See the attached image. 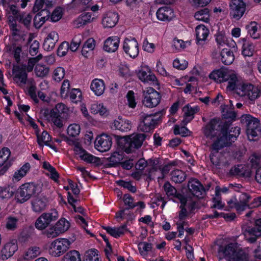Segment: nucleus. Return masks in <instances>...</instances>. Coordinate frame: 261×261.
<instances>
[{
	"mask_svg": "<svg viewBox=\"0 0 261 261\" xmlns=\"http://www.w3.org/2000/svg\"><path fill=\"white\" fill-rule=\"evenodd\" d=\"M228 125L221 120L214 118L212 119L203 127V133L206 138L211 139L216 137L211 147L210 159L213 164L218 165L219 160L217 157L219 151L224 147L229 146L236 140L240 134V128L238 126L232 127L228 135Z\"/></svg>",
	"mask_w": 261,
	"mask_h": 261,
	"instance_id": "f257e3e1",
	"label": "nucleus"
},
{
	"mask_svg": "<svg viewBox=\"0 0 261 261\" xmlns=\"http://www.w3.org/2000/svg\"><path fill=\"white\" fill-rule=\"evenodd\" d=\"M219 253L222 254L227 261H248V255L243 249L238 248L236 244L230 243L221 246Z\"/></svg>",
	"mask_w": 261,
	"mask_h": 261,
	"instance_id": "f03ea898",
	"label": "nucleus"
},
{
	"mask_svg": "<svg viewBox=\"0 0 261 261\" xmlns=\"http://www.w3.org/2000/svg\"><path fill=\"white\" fill-rule=\"evenodd\" d=\"M41 192L38 184L34 182H27L19 187L16 193L17 202L23 203L33 197H35Z\"/></svg>",
	"mask_w": 261,
	"mask_h": 261,
	"instance_id": "7ed1b4c3",
	"label": "nucleus"
},
{
	"mask_svg": "<svg viewBox=\"0 0 261 261\" xmlns=\"http://www.w3.org/2000/svg\"><path fill=\"white\" fill-rule=\"evenodd\" d=\"M165 114V111L163 110L154 114L145 115L140 122L138 129L145 133L153 130L161 122L162 116Z\"/></svg>",
	"mask_w": 261,
	"mask_h": 261,
	"instance_id": "20e7f679",
	"label": "nucleus"
},
{
	"mask_svg": "<svg viewBox=\"0 0 261 261\" xmlns=\"http://www.w3.org/2000/svg\"><path fill=\"white\" fill-rule=\"evenodd\" d=\"M241 122L246 128L249 140H252L254 137L261 133L259 120L250 114L243 115L241 117Z\"/></svg>",
	"mask_w": 261,
	"mask_h": 261,
	"instance_id": "39448f33",
	"label": "nucleus"
},
{
	"mask_svg": "<svg viewBox=\"0 0 261 261\" xmlns=\"http://www.w3.org/2000/svg\"><path fill=\"white\" fill-rule=\"evenodd\" d=\"M177 196L180 202L179 207L181 210L178 216L175 218L176 223V225L187 224L186 219L194 209L195 203L182 195H178Z\"/></svg>",
	"mask_w": 261,
	"mask_h": 261,
	"instance_id": "423d86ee",
	"label": "nucleus"
},
{
	"mask_svg": "<svg viewBox=\"0 0 261 261\" xmlns=\"http://www.w3.org/2000/svg\"><path fill=\"white\" fill-rule=\"evenodd\" d=\"M67 113L64 104L58 103L49 113V120L57 128H61L66 122Z\"/></svg>",
	"mask_w": 261,
	"mask_h": 261,
	"instance_id": "0eeeda50",
	"label": "nucleus"
},
{
	"mask_svg": "<svg viewBox=\"0 0 261 261\" xmlns=\"http://www.w3.org/2000/svg\"><path fill=\"white\" fill-rule=\"evenodd\" d=\"M142 103L146 108H153L159 105L162 96L152 87H147L143 90Z\"/></svg>",
	"mask_w": 261,
	"mask_h": 261,
	"instance_id": "6e6552de",
	"label": "nucleus"
},
{
	"mask_svg": "<svg viewBox=\"0 0 261 261\" xmlns=\"http://www.w3.org/2000/svg\"><path fill=\"white\" fill-rule=\"evenodd\" d=\"M71 244V242L67 239H57L50 245L49 254L54 257L60 256L69 248Z\"/></svg>",
	"mask_w": 261,
	"mask_h": 261,
	"instance_id": "1a4fd4ad",
	"label": "nucleus"
},
{
	"mask_svg": "<svg viewBox=\"0 0 261 261\" xmlns=\"http://www.w3.org/2000/svg\"><path fill=\"white\" fill-rule=\"evenodd\" d=\"M120 210L116 213L115 218L118 222L126 220L127 223L130 220V195H124L120 202Z\"/></svg>",
	"mask_w": 261,
	"mask_h": 261,
	"instance_id": "9d476101",
	"label": "nucleus"
},
{
	"mask_svg": "<svg viewBox=\"0 0 261 261\" xmlns=\"http://www.w3.org/2000/svg\"><path fill=\"white\" fill-rule=\"evenodd\" d=\"M25 65H15L13 66L12 73L13 80L20 87H23L27 82L28 73Z\"/></svg>",
	"mask_w": 261,
	"mask_h": 261,
	"instance_id": "9b49d317",
	"label": "nucleus"
},
{
	"mask_svg": "<svg viewBox=\"0 0 261 261\" xmlns=\"http://www.w3.org/2000/svg\"><path fill=\"white\" fill-rule=\"evenodd\" d=\"M246 5L242 0H232L230 4V16L231 18L238 20L244 15Z\"/></svg>",
	"mask_w": 261,
	"mask_h": 261,
	"instance_id": "f8f14e48",
	"label": "nucleus"
},
{
	"mask_svg": "<svg viewBox=\"0 0 261 261\" xmlns=\"http://www.w3.org/2000/svg\"><path fill=\"white\" fill-rule=\"evenodd\" d=\"M10 155V150L8 148H4L0 151V176L4 175L12 165Z\"/></svg>",
	"mask_w": 261,
	"mask_h": 261,
	"instance_id": "ddd939ff",
	"label": "nucleus"
},
{
	"mask_svg": "<svg viewBox=\"0 0 261 261\" xmlns=\"http://www.w3.org/2000/svg\"><path fill=\"white\" fill-rule=\"evenodd\" d=\"M148 72L144 69L139 70L137 72L138 78L144 83H150L157 89L160 88V83L155 75L151 72L150 69L147 68Z\"/></svg>",
	"mask_w": 261,
	"mask_h": 261,
	"instance_id": "4468645a",
	"label": "nucleus"
},
{
	"mask_svg": "<svg viewBox=\"0 0 261 261\" xmlns=\"http://www.w3.org/2000/svg\"><path fill=\"white\" fill-rule=\"evenodd\" d=\"M112 142L111 137L107 134H102L98 136L95 141V148L100 152H105L109 150Z\"/></svg>",
	"mask_w": 261,
	"mask_h": 261,
	"instance_id": "2eb2a0df",
	"label": "nucleus"
},
{
	"mask_svg": "<svg viewBox=\"0 0 261 261\" xmlns=\"http://www.w3.org/2000/svg\"><path fill=\"white\" fill-rule=\"evenodd\" d=\"M17 250V241L15 239L12 240L7 243L2 248L1 258L2 260H6L12 257Z\"/></svg>",
	"mask_w": 261,
	"mask_h": 261,
	"instance_id": "dca6fc26",
	"label": "nucleus"
},
{
	"mask_svg": "<svg viewBox=\"0 0 261 261\" xmlns=\"http://www.w3.org/2000/svg\"><path fill=\"white\" fill-rule=\"evenodd\" d=\"M230 174L238 177L249 178L252 172L250 167L246 165H238L231 167L229 171Z\"/></svg>",
	"mask_w": 261,
	"mask_h": 261,
	"instance_id": "f3484780",
	"label": "nucleus"
},
{
	"mask_svg": "<svg viewBox=\"0 0 261 261\" xmlns=\"http://www.w3.org/2000/svg\"><path fill=\"white\" fill-rule=\"evenodd\" d=\"M188 187L192 194L198 198H202L205 194L203 186L199 180L196 179H191L188 182Z\"/></svg>",
	"mask_w": 261,
	"mask_h": 261,
	"instance_id": "a211bd4d",
	"label": "nucleus"
},
{
	"mask_svg": "<svg viewBox=\"0 0 261 261\" xmlns=\"http://www.w3.org/2000/svg\"><path fill=\"white\" fill-rule=\"evenodd\" d=\"M74 151L75 153L79 156L81 160L88 163H95L97 158L89 153L83 149L79 142L74 143Z\"/></svg>",
	"mask_w": 261,
	"mask_h": 261,
	"instance_id": "6ab92c4d",
	"label": "nucleus"
},
{
	"mask_svg": "<svg viewBox=\"0 0 261 261\" xmlns=\"http://www.w3.org/2000/svg\"><path fill=\"white\" fill-rule=\"evenodd\" d=\"M119 20L118 15L116 12H108L102 20V24L105 28H112L115 26Z\"/></svg>",
	"mask_w": 261,
	"mask_h": 261,
	"instance_id": "aec40b11",
	"label": "nucleus"
},
{
	"mask_svg": "<svg viewBox=\"0 0 261 261\" xmlns=\"http://www.w3.org/2000/svg\"><path fill=\"white\" fill-rule=\"evenodd\" d=\"M119 38L117 36H111L107 38L103 44V49L109 53L115 52L119 44Z\"/></svg>",
	"mask_w": 261,
	"mask_h": 261,
	"instance_id": "412c9836",
	"label": "nucleus"
},
{
	"mask_svg": "<svg viewBox=\"0 0 261 261\" xmlns=\"http://www.w3.org/2000/svg\"><path fill=\"white\" fill-rule=\"evenodd\" d=\"M58 40L59 35L58 33L55 31L51 32L44 41L43 47L44 50L50 51L53 49Z\"/></svg>",
	"mask_w": 261,
	"mask_h": 261,
	"instance_id": "4be33fe9",
	"label": "nucleus"
},
{
	"mask_svg": "<svg viewBox=\"0 0 261 261\" xmlns=\"http://www.w3.org/2000/svg\"><path fill=\"white\" fill-rule=\"evenodd\" d=\"M156 15L157 18L161 21H170L174 17L173 10L166 6L159 8Z\"/></svg>",
	"mask_w": 261,
	"mask_h": 261,
	"instance_id": "5701e85b",
	"label": "nucleus"
},
{
	"mask_svg": "<svg viewBox=\"0 0 261 261\" xmlns=\"http://www.w3.org/2000/svg\"><path fill=\"white\" fill-rule=\"evenodd\" d=\"M123 158L122 152L120 153L119 151L114 152L110 157L106 159L105 166L107 168L117 167L120 165Z\"/></svg>",
	"mask_w": 261,
	"mask_h": 261,
	"instance_id": "b1692460",
	"label": "nucleus"
},
{
	"mask_svg": "<svg viewBox=\"0 0 261 261\" xmlns=\"http://www.w3.org/2000/svg\"><path fill=\"white\" fill-rule=\"evenodd\" d=\"M230 70L226 68H221L218 70L213 71L209 75L211 79H213L217 82H225V79Z\"/></svg>",
	"mask_w": 261,
	"mask_h": 261,
	"instance_id": "393cba45",
	"label": "nucleus"
},
{
	"mask_svg": "<svg viewBox=\"0 0 261 261\" xmlns=\"http://www.w3.org/2000/svg\"><path fill=\"white\" fill-rule=\"evenodd\" d=\"M117 144L121 151L127 154L130 153V135L124 137L117 136Z\"/></svg>",
	"mask_w": 261,
	"mask_h": 261,
	"instance_id": "a878e982",
	"label": "nucleus"
},
{
	"mask_svg": "<svg viewBox=\"0 0 261 261\" xmlns=\"http://www.w3.org/2000/svg\"><path fill=\"white\" fill-rule=\"evenodd\" d=\"M209 33V30L205 25L203 24L197 25L195 28V35L197 43L200 44L201 42L205 41Z\"/></svg>",
	"mask_w": 261,
	"mask_h": 261,
	"instance_id": "bb28decb",
	"label": "nucleus"
},
{
	"mask_svg": "<svg viewBox=\"0 0 261 261\" xmlns=\"http://www.w3.org/2000/svg\"><path fill=\"white\" fill-rule=\"evenodd\" d=\"M5 50L8 53H11L17 64L20 62V54L22 51V47L20 45L17 46L15 43L7 45Z\"/></svg>",
	"mask_w": 261,
	"mask_h": 261,
	"instance_id": "cd10ccee",
	"label": "nucleus"
},
{
	"mask_svg": "<svg viewBox=\"0 0 261 261\" xmlns=\"http://www.w3.org/2000/svg\"><path fill=\"white\" fill-rule=\"evenodd\" d=\"M102 228L112 237L117 238L123 234L125 231H128L126 224H124L119 227H112L110 226H102Z\"/></svg>",
	"mask_w": 261,
	"mask_h": 261,
	"instance_id": "c85d7f7f",
	"label": "nucleus"
},
{
	"mask_svg": "<svg viewBox=\"0 0 261 261\" xmlns=\"http://www.w3.org/2000/svg\"><path fill=\"white\" fill-rule=\"evenodd\" d=\"M91 90L97 96L102 95L105 89V85L103 80L98 79H94L91 84Z\"/></svg>",
	"mask_w": 261,
	"mask_h": 261,
	"instance_id": "c756f323",
	"label": "nucleus"
},
{
	"mask_svg": "<svg viewBox=\"0 0 261 261\" xmlns=\"http://www.w3.org/2000/svg\"><path fill=\"white\" fill-rule=\"evenodd\" d=\"M243 233L245 239L250 243H254L259 237L257 230L255 227H247L242 228Z\"/></svg>",
	"mask_w": 261,
	"mask_h": 261,
	"instance_id": "7c9ffc66",
	"label": "nucleus"
},
{
	"mask_svg": "<svg viewBox=\"0 0 261 261\" xmlns=\"http://www.w3.org/2000/svg\"><path fill=\"white\" fill-rule=\"evenodd\" d=\"M198 111L199 108L197 107H191L188 105L185 106L182 109L184 116L182 123L184 124L189 123L193 119L194 114Z\"/></svg>",
	"mask_w": 261,
	"mask_h": 261,
	"instance_id": "2f4dec72",
	"label": "nucleus"
},
{
	"mask_svg": "<svg viewBox=\"0 0 261 261\" xmlns=\"http://www.w3.org/2000/svg\"><path fill=\"white\" fill-rule=\"evenodd\" d=\"M138 249L140 253L144 257H146L148 255H153L154 254V249L153 248L152 245L151 243L142 242L138 244Z\"/></svg>",
	"mask_w": 261,
	"mask_h": 261,
	"instance_id": "473e14b6",
	"label": "nucleus"
},
{
	"mask_svg": "<svg viewBox=\"0 0 261 261\" xmlns=\"http://www.w3.org/2000/svg\"><path fill=\"white\" fill-rule=\"evenodd\" d=\"M47 200L46 198H36L32 201V207L33 211L40 213L44 210L46 207Z\"/></svg>",
	"mask_w": 261,
	"mask_h": 261,
	"instance_id": "72a5a7b5",
	"label": "nucleus"
},
{
	"mask_svg": "<svg viewBox=\"0 0 261 261\" xmlns=\"http://www.w3.org/2000/svg\"><path fill=\"white\" fill-rule=\"evenodd\" d=\"M249 91L247 93L245 97L249 99L252 103H253L255 99L259 97L261 95V85L260 87L255 86L251 84Z\"/></svg>",
	"mask_w": 261,
	"mask_h": 261,
	"instance_id": "f704fd0d",
	"label": "nucleus"
},
{
	"mask_svg": "<svg viewBox=\"0 0 261 261\" xmlns=\"http://www.w3.org/2000/svg\"><path fill=\"white\" fill-rule=\"evenodd\" d=\"M220 56L221 61L225 65L231 64L234 59V56L232 51H230L228 48H224L222 49Z\"/></svg>",
	"mask_w": 261,
	"mask_h": 261,
	"instance_id": "c9c22d12",
	"label": "nucleus"
},
{
	"mask_svg": "<svg viewBox=\"0 0 261 261\" xmlns=\"http://www.w3.org/2000/svg\"><path fill=\"white\" fill-rule=\"evenodd\" d=\"M93 19L91 13H84L75 20L74 24L76 27L80 28L90 22Z\"/></svg>",
	"mask_w": 261,
	"mask_h": 261,
	"instance_id": "e433bc0d",
	"label": "nucleus"
},
{
	"mask_svg": "<svg viewBox=\"0 0 261 261\" xmlns=\"http://www.w3.org/2000/svg\"><path fill=\"white\" fill-rule=\"evenodd\" d=\"M41 253L40 248L38 247L33 246L30 247L23 255L24 260H31L39 255Z\"/></svg>",
	"mask_w": 261,
	"mask_h": 261,
	"instance_id": "4c0bfd02",
	"label": "nucleus"
},
{
	"mask_svg": "<svg viewBox=\"0 0 261 261\" xmlns=\"http://www.w3.org/2000/svg\"><path fill=\"white\" fill-rule=\"evenodd\" d=\"M186 174L181 170L176 169L171 172V179L175 183H181L186 178Z\"/></svg>",
	"mask_w": 261,
	"mask_h": 261,
	"instance_id": "58836bf2",
	"label": "nucleus"
},
{
	"mask_svg": "<svg viewBox=\"0 0 261 261\" xmlns=\"http://www.w3.org/2000/svg\"><path fill=\"white\" fill-rule=\"evenodd\" d=\"M194 17L197 20L207 22L210 19V11L207 8L201 9L195 13Z\"/></svg>",
	"mask_w": 261,
	"mask_h": 261,
	"instance_id": "ea45409f",
	"label": "nucleus"
},
{
	"mask_svg": "<svg viewBox=\"0 0 261 261\" xmlns=\"http://www.w3.org/2000/svg\"><path fill=\"white\" fill-rule=\"evenodd\" d=\"M250 36L253 39H257L259 37V33L257 32V24L255 21H252L249 24L245 26Z\"/></svg>",
	"mask_w": 261,
	"mask_h": 261,
	"instance_id": "a19ab883",
	"label": "nucleus"
},
{
	"mask_svg": "<svg viewBox=\"0 0 261 261\" xmlns=\"http://www.w3.org/2000/svg\"><path fill=\"white\" fill-rule=\"evenodd\" d=\"M150 162H152V167L148 169V173L147 174V177L149 179H153L155 176L158 175V173H160L158 160H153V161H150Z\"/></svg>",
	"mask_w": 261,
	"mask_h": 261,
	"instance_id": "79ce46f5",
	"label": "nucleus"
},
{
	"mask_svg": "<svg viewBox=\"0 0 261 261\" xmlns=\"http://www.w3.org/2000/svg\"><path fill=\"white\" fill-rule=\"evenodd\" d=\"M30 164L29 163H26L19 170L14 173L13 176L14 178L17 180H20L22 177L26 175L27 172L30 170Z\"/></svg>",
	"mask_w": 261,
	"mask_h": 261,
	"instance_id": "37998d69",
	"label": "nucleus"
},
{
	"mask_svg": "<svg viewBox=\"0 0 261 261\" xmlns=\"http://www.w3.org/2000/svg\"><path fill=\"white\" fill-rule=\"evenodd\" d=\"M145 135L143 134H137L135 135L132 138V147L134 146L135 148H139L142 145L143 142L145 140Z\"/></svg>",
	"mask_w": 261,
	"mask_h": 261,
	"instance_id": "c03bdc74",
	"label": "nucleus"
},
{
	"mask_svg": "<svg viewBox=\"0 0 261 261\" xmlns=\"http://www.w3.org/2000/svg\"><path fill=\"white\" fill-rule=\"evenodd\" d=\"M18 219L14 216H9L6 218V228L10 231H14L17 228Z\"/></svg>",
	"mask_w": 261,
	"mask_h": 261,
	"instance_id": "a18cd8bd",
	"label": "nucleus"
},
{
	"mask_svg": "<svg viewBox=\"0 0 261 261\" xmlns=\"http://www.w3.org/2000/svg\"><path fill=\"white\" fill-rule=\"evenodd\" d=\"M164 189L167 195L169 197H176L178 199L177 196L178 195H181L180 193H178L176 189L168 181L164 184Z\"/></svg>",
	"mask_w": 261,
	"mask_h": 261,
	"instance_id": "49530a36",
	"label": "nucleus"
},
{
	"mask_svg": "<svg viewBox=\"0 0 261 261\" xmlns=\"http://www.w3.org/2000/svg\"><path fill=\"white\" fill-rule=\"evenodd\" d=\"M55 227L57 231L61 233L67 230L69 227V223L65 218H62L57 222Z\"/></svg>",
	"mask_w": 261,
	"mask_h": 261,
	"instance_id": "de8ad7c7",
	"label": "nucleus"
},
{
	"mask_svg": "<svg viewBox=\"0 0 261 261\" xmlns=\"http://www.w3.org/2000/svg\"><path fill=\"white\" fill-rule=\"evenodd\" d=\"M43 215L48 226L51 222L55 221L59 217L58 212L55 209L49 212L43 213Z\"/></svg>",
	"mask_w": 261,
	"mask_h": 261,
	"instance_id": "09e8293b",
	"label": "nucleus"
},
{
	"mask_svg": "<svg viewBox=\"0 0 261 261\" xmlns=\"http://www.w3.org/2000/svg\"><path fill=\"white\" fill-rule=\"evenodd\" d=\"M95 46V41L93 38H89L84 43L82 49V54L84 57L87 56V51L86 48H88V50H92Z\"/></svg>",
	"mask_w": 261,
	"mask_h": 261,
	"instance_id": "8fccbe9b",
	"label": "nucleus"
},
{
	"mask_svg": "<svg viewBox=\"0 0 261 261\" xmlns=\"http://www.w3.org/2000/svg\"><path fill=\"white\" fill-rule=\"evenodd\" d=\"M32 19V15L29 13L26 14L23 13L17 17V20L27 28H29L30 26L31 20Z\"/></svg>",
	"mask_w": 261,
	"mask_h": 261,
	"instance_id": "3c124183",
	"label": "nucleus"
},
{
	"mask_svg": "<svg viewBox=\"0 0 261 261\" xmlns=\"http://www.w3.org/2000/svg\"><path fill=\"white\" fill-rule=\"evenodd\" d=\"M34 230V229L32 227L23 229L19 235V240L23 242L27 241L32 235Z\"/></svg>",
	"mask_w": 261,
	"mask_h": 261,
	"instance_id": "603ef678",
	"label": "nucleus"
},
{
	"mask_svg": "<svg viewBox=\"0 0 261 261\" xmlns=\"http://www.w3.org/2000/svg\"><path fill=\"white\" fill-rule=\"evenodd\" d=\"M63 12L62 8L58 7L54 9L51 14L49 18L50 21L56 22L60 20L63 16Z\"/></svg>",
	"mask_w": 261,
	"mask_h": 261,
	"instance_id": "864d4df0",
	"label": "nucleus"
},
{
	"mask_svg": "<svg viewBox=\"0 0 261 261\" xmlns=\"http://www.w3.org/2000/svg\"><path fill=\"white\" fill-rule=\"evenodd\" d=\"M35 71L37 76L44 77L48 74L49 72V68L45 65L38 64L36 65Z\"/></svg>",
	"mask_w": 261,
	"mask_h": 261,
	"instance_id": "5fc2aeb1",
	"label": "nucleus"
},
{
	"mask_svg": "<svg viewBox=\"0 0 261 261\" xmlns=\"http://www.w3.org/2000/svg\"><path fill=\"white\" fill-rule=\"evenodd\" d=\"M68 261H81L80 254L79 251L75 250H71L66 253L63 256Z\"/></svg>",
	"mask_w": 261,
	"mask_h": 261,
	"instance_id": "6e6d98bb",
	"label": "nucleus"
},
{
	"mask_svg": "<svg viewBox=\"0 0 261 261\" xmlns=\"http://www.w3.org/2000/svg\"><path fill=\"white\" fill-rule=\"evenodd\" d=\"M238 76V74L234 71L230 70L225 79V82H227V85L226 86V90L227 91H228L230 88H232L233 83L235 80H236Z\"/></svg>",
	"mask_w": 261,
	"mask_h": 261,
	"instance_id": "4d7b16f0",
	"label": "nucleus"
},
{
	"mask_svg": "<svg viewBox=\"0 0 261 261\" xmlns=\"http://www.w3.org/2000/svg\"><path fill=\"white\" fill-rule=\"evenodd\" d=\"M82 39L83 36L80 34L75 36L72 39L70 45H69V49L72 51H75L79 47Z\"/></svg>",
	"mask_w": 261,
	"mask_h": 261,
	"instance_id": "13d9d810",
	"label": "nucleus"
},
{
	"mask_svg": "<svg viewBox=\"0 0 261 261\" xmlns=\"http://www.w3.org/2000/svg\"><path fill=\"white\" fill-rule=\"evenodd\" d=\"M254 46L252 44L245 42L242 46V54L245 57H251L253 55Z\"/></svg>",
	"mask_w": 261,
	"mask_h": 261,
	"instance_id": "bf43d9fd",
	"label": "nucleus"
},
{
	"mask_svg": "<svg viewBox=\"0 0 261 261\" xmlns=\"http://www.w3.org/2000/svg\"><path fill=\"white\" fill-rule=\"evenodd\" d=\"M50 140L51 137L46 131H43L40 136H37V142L40 146H43V143L48 145Z\"/></svg>",
	"mask_w": 261,
	"mask_h": 261,
	"instance_id": "052dcab7",
	"label": "nucleus"
},
{
	"mask_svg": "<svg viewBox=\"0 0 261 261\" xmlns=\"http://www.w3.org/2000/svg\"><path fill=\"white\" fill-rule=\"evenodd\" d=\"M251 85V84L244 82L240 88L237 89V92L236 93V94L240 97H245L248 91L250 90V88Z\"/></svg>",
	"mask_w": 261,
	"mask_h": 261,
	"instance_id": "680f3d73",
	"label": "nucleus"
},
{
	"mask_svg": "<svg viewBox=\"0 0 261 261\" xmlns=\"http://www.w3.org/2000/svg\"><path fill=\"white\" fill-rule=\"evenodd\" d=\"M98 251L95 249H89L86 251L85 254L84 261H91L95 258H99Z\"/></svg>",
	"mask_w": 261,
	"mask_h": 261,
	"instance_id": "e2e57ef3",
	"label": "nucleus"
},
{
	"mask_svg": "<svg viewBox=\"0 0 261 261\" xmlns=\"http://www.w3.org/2000/svg\"><path fill=\"white\" fill-rule=\"evenodd\" d=\"M80 126L77 124H70L67 128V134L71 137H76L80 133Z\"/></svg>",
	"mask_w": 261,
	"mask_h": 261,
	"instance_id": "0e129e2a",
	"label": "nucleus"
},
{
	"mask_svg": "<svg viewBox=\"0 0 261 261\" xmlns=\"http://www.w3.org/2000/svg\"><path fill=\"white\" fill-rule=\"evenodd\" d=\"M69 49V43L67 41H64L59 46L57 50V55L60 57L65 56Z\"/></svg>",
	"mask_w": 261,
	"mask_h": 261,
	"instance_id": "69168bd1",
	"label": "nucleus"
},
{
	"mask_svg": "<svg viewBox=\"0 0 261 261\" xmlns=\"http://www.w3.org/2000/svg\"><path fill=\"white\" fill-rule=\"evenodd\" d=\"M65 76V70L61 67L57 68L54 72V80L58 82H60Z\"/></svg>",
	"mask_w": 261,
	"mask_h": 261,
	"instance_id": "338daca9",
	"label": "nucleus"
},
{
	"mask_svg": "<svg viewBox=\"0 0 261 261\" xmlns=\"http://www.w3.org/2000/svg\"><path fill=\"white\" fill-rule=\"evenodd\" d=\"M173 66L178 69L184 70L187 68L188 62L183 59L176 58L173 62Z\"/></svg>",
	"mask_w": 261,
	"mask_h": 261,
	"instance_id": "774afa93",
	"label": "nucleus"
}]
</instances>
